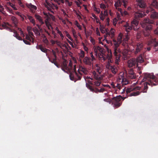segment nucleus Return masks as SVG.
<instances>
[{
    "mask_svg": "<svg viewBox=\"0 0 158 158\" xmlns=\"http://www.w3.org/2000/svg\"><path fill=\"white\" fill-rule=\"evenodd\" d=\"M146 80L148 81L149 82H146L144 83V90L143 91V93L146 92L148 88L147 86L148 84L151 86L155 85L158 84V80H157L155 77L153 73H144V77L141 81V82H143Z\"/></svg>",
    "mask_w": 158,
    "mask_h": 158,
    "instance_id": "obj_1",
    "label": "nucleus"
},
{
    "mask_svg": "<svg viewBox=\"0 0 158 158\" xmlns=\"http://www.w3.org/2000/svg\"><path fill=\"white\" fill-rule=\"evenodd\" d=\"M105 55H104V56L105 57L106 59H108V61L109 62H112L113 60H112V53H108L106 56V57H105Z\"/></svg>",
    "mask_w": 158,
    "mask_h": 158,
    "instance_id": "obj_25",
    "label": "nucleus"
},
{
    "mask_svg": "<svg viewBox=\"0 0 158 158\" xmlns=\"http://www.w3.org/2000/svg\"><path fill=\"white\" fill-rule=\"evenodd\" d=\"M140 89V87L139 86H137L135 87V88L133 87H131L127 89L126 90V92L128 94V93H130L131 91L133 90H139Z\"/></svg>",
    "mask_w": 158,
    "mask_h": 158,
    "instance_id": "obj_23",
    "label": "nucleus"
},
{
    "mask_svg": "<svg viewBox=\"0 0 158 158\" xmlns=\"http://www.w3.org/2000/svg\"><path fill=\"white\" fill-rule=\"evenodd\" d=\"M77 71L79 74H77L76 72H75L74 76L71 74H70L69 77L71 80L74 81L75 82L77 80H80L81 79L80 75L83 73L86 74L88 72L87 69L85 67L81 65L79 66Z\"/></svg>",
    "mask_w": 158,
    "mask_h": 158,
    "instance_id": "obj_2",
    "label": "nucleus"
},
{
    "mask_svg": "<svg viewBox=\"0 0 158 158\" xmlns=\"http://www.w3.org/2000/svg\"><path fill=\"white\" fill-rule=\"evenodd\" d=\"M114 45V52L113 53L114 55V56L121 55L120 54L121 50L118 48L119 45L117 44L115 42Z\"/></svg>",
    "mask_w": 158,
    "mask_h": 158,
    "instance_id": "obj_7",
    "label": "nucleus"
},
{
    "mask_svg": "<svg viewBox=\"0 0 158 158\" xmlns=\"http://www.w3.org/2000/svg\"><path fill=\"white\" fill-rule=\"evenodd\" d=\"M92 76L94 78L97 80H101L102 78V76L101 74L94 71L92 73Z\"/></svg>",
    "mask_w": 158,
    "mask_h": 158,
    "instance_id": "obj_11",
    "label": "nucleus"
},
{
    "mask_svg": "<svg viewBox=\"0 0 158 158\" xmlns=\"http://www.w3.org/2000/svg\"><path fill=\"white\" fill-rule=\"evenodd\" d=\"M1 2L0 1V12L5 16H6L7 14L4 10V8L3 6L1 5Z\"/></svg>",
    "mask_w": 158,
    "mask_h": 158,
    "instance_id": "obj_35",
    "label": "nucleus"
},
{
    "mask_svg": "<svg viewBox=\"0 0 158 158\" xmlns=\"http://www.w3.org/2000/svg\"><path fill=\"white\" fill-rule=\"evenodd\" d=\"M90 89L91 91L94 92H95L96 93H98L99 92V89H93L92 88H90Z\"/></svg>",
    "mask_w": 158,
    "mask_h": 158,
    "instance_id": "obj_63",
    "label": "nucleus"
},
{
    "mask_svg": "<svg viewBox=\"0 0 158 158\" xmlns=\"http://www.w3.org/2000/svg\"><path fill=\"white\" fill-rule=\"evenodd\" d=\"M56 1H55V2L59 5H60L61 3H64V0H56Z\"/></svg>",
    "mask_w": 158,
    "mask_h": 158,
    "instance_id": "obj_58",
    "label": "nucleus"
},
{
    "mask_svg": "<svg viewBox=\"0 0 158 158\" xmlns=\"http://www.w3.org/2000/svg\"><path fill=\"white\" fill-rule=\"evenodd\" d=\"M115 57V63L116 64H118L119 62L120 61V58L121 55L114 56Z\"/></svg>",
    "mask_w": 158,
    "mask_h": 158,
    "instance_id": "obj_46",
    "label": "nucleus"
},
{
    "mask_svg": "<svg viewBox=\"0 0 158 158\" xmlns=\"http://www.w3.org/2000/svg\"><path fill=\"white\" fill-rule=\"evenodd\" d=\"M143 47V44L142 43H139L137 44L136 51L135 52V54H136L139 52Z\"/></svg>",
    "mask_w": 158,
    "mask_h": 158,
    "instance_id": "obj_20",
    "label": "nucleus"
},
{
    "mask_svg": "<svg viewBox=\"0 0 158 158\" xmlns=\"http://www.w3.org/2000/svg\"><path fill=\"white\" fill-rule=\"evenodd\" d=\"M123 3V6L125 7L127 6V0H122V3Z\"/></svg>",
    "mask_w": 158,
    "mask_h": 158,
    "instance_id": "obj_61",
    "label": "nucleus"
},
{
    "mask_svg": "<svg viewBox=\"0 0 158 158\" xmlns=\"http://www.w3.org/2000/svg\"><path fill=\"white\" fill-rule=\"evenodd\" d=\"M75 24L79 29H81V26L79 24L77 21H75Z\"/></svg>",
    "mask_w": 158,
    "mask_h": 158,
    "instance_id": "obj_55",
    "label": "nucleus"
},
{
    "mask_svg": "<svg viewBox=\"0 0 158 158\" xmlns=\"http://www.w3.org/2000/svg\"><path fill=\"white\" fill-rule=\"evenodd\" d=\"M35 16L36 19L39 21L41 24H43L44 22L43 21L42 18L39 15L35 14Z\"/></svg>",
    "mask_w": 158,
    "mask_h": 158,
    "instance_id": "obj_26",
    "label": "nucleus"
},
{
    "mask_svg": "<svg viewBox=\"0 0 158 158\" xmlns=\"http://www.w3.org/2000/svg\"><path fill=\"white\" fill-rule=\"evenodd\" d=\"M91 59L89 57L86 56L83 59V63L86 65H91L92 64Z\"/></svg>",
    "mask_w": 158,
    "mask_h": 158,
    "instance_id": "obj_14",
    "label": "nucleus"
},
{
    "mask_svg": "<svg viewBox=\"0 0 158 158\" xmlns=\"http://www.w3.org/2000/svg\"><path fill=\"white\" fill-rule=\"evenodd\" d=\"M100 30L101 32L102 33H104L106 32H107V29L104 28L103 25H102L101 27H100Z\"/></svg>",
    "mask_w": 158,
    "mask_h": 158,
    "instance_id": "obj_47",
    "label": "nucleus"
},
{
    "mask_svg": "<svg viewBox=\"0 0 158 158\" xmlns=\"http://www.w3.org/2000/svg\"><path fill=\"white\" fill-rule=\"evenodd\" d=\"M151 6L156 9H158V1L156 0H152Z\"/></svg>",
    "mask_w": 158,
    "mask_h": 158,
    "instance_id": "obj_27",
    "label": "nucleus"
},
{
    "mask_svg": "<svg viewBox=\"0 0 158 158\" xmlns=\"http://www.w3.org/2000/svg\"><path fill=\"white\" fill-rule=\"evenodd\" d=\"M138 5L141 8H143L146 6V4L143 0L136 1Z\"/></svg>",
    "mask_w": 158,
    "mask_h": 158,
    "instance_id": "obj_19",
    "label": "nucleus"
},
{
    "mask_svg": "<svg viewBox=\"0 0 158 158\" xmlns=\"http://www.w3.org/2000/svg\"><path fill=\"white\" fill-rule=\"evenodd\" d=\"M98 81H95L94 82L95 85L97 86H99L101 83V82L100 81V80H98Z\"/></svg>",
    "mask_w": 158,
    "mask_h": 158,
    "instance_id": "obj_62",
    "label": "nucleus"
},
{
    "mask_svg": "<svg viewBox=\"0 0 158 158\" xmlns=\"http://www.w3.org/2000/svg\"><path fill=\"white\" fill-rule=\"evenodd\" d=\"M72 32L73 33V35L74 37L75 38H77V35L76 34V31L75 29H72Z\"/></svg>",
    "mask_w": 158,
    "mask_h": 158,
    "instance_id": "obj_53",
    "label": "nucleus"
},
{
    "mask_svg": "<svg viewBox=\"0 0 158 158\" xmlns=\"http://www.w3.org/2000/svg\"><path fill=\"white\" fill-rule=\"evenodd\" d=\"M121 100L120 97L118 96L114 98L113 105L114 108H118L121 105L122 103L120 102Z\"/></svg>",
    "mask_w": 158,
    "mask_h": 158,
    "instance_id": "obj_6",
    "label": "nucleus"
},
{
    "mask_svg": "<svg viewBox=\"0 0 158 158\" xmlns=\"http://www.w3.org/2000/svg\"><path fill=\"white\" fill-rule=\"evenodd\" d=\"M64 69L66 70H67V71L69 72L70 73V72H71V70L72 68H70V67H69V66H67V67H66L65 68H64Z\"/></svg>",
    "mask_w": 158,
    "mask_h": 158,
    "instance_id": "obj_64",
    "label": "nucleus"
},
{
    "mask_svg": "<svg viewBox=\"0 0 158 158\" xmlns=\"http://www.w3.org/2000/svg\"><path fill=\"white\" fill-rule=\"evenodd\" d=\"M106 5L103 3H102L100 5V8L102 9L105 10L107 8L108 6V5L107 4V3L105 2Z\"/></svg>",
    "mask_w": 158,
    "mask_h": 158,
    "instance_id": "obj_37",
    "label": "nucleus"
},
{
    "mask_svg": "<svg viewBox=\"0 0 158 158\" xmlns=\"http://www.w3.org/2000/svg\"><path fill=\"white\" fill-rule=\"evenodd\" d=\"M6 4L7 5L10 6L14 10H17V8L16 6L15 5L13 4L10 2H7Z\"/></svg>",
    "mask_w": 158,
    "mask_h": 158,
    "instance_id": "obj_39",
    "label": "nucleus"
},
{
    "mask_svg": "<svg viewBox=\"0 0 158 158\" xmlns=\"http://www.w3.org/2000/svg\"><path fill=\"white\" fill-rule=\"evenodd\" d=\"M36 48L38 49H40L42 52H44L46 53L47 52V49L43 47L41 45H39L38 46L37 45L36 46Z\"/></svg>",
    "mask_w": 158,
    "mask_h": 158,
    "instance_id": "obj_36",
    "label": "nucleus"
},
{
    "mask_svg": "<svg viewBox=\"0 0 158 158\" xmlns=\"http://www.w3.org/2000/svg\"><path fill=\"white\" fill-rule=\"evenodd\" d=\"M15 13L16 14L19 15V16H20L21 18L22 19V20H23L24 19V15H22L21 14V13H20L19 12L17 11L15 12Z\"/></svg>",
    "mask_w": 158,
    "mask_h": 158,
    "instance_id": "obj_54",
    "label": "nucleus"
},
{
    "mask_svg": "<svg viewBox=\"0 0 158 158\" xmlns=\"http://www.w3.org/2000/svg\"><path fill=\"white\" fill-rule=\"evenodd\" d=\"M110 69L112 73L114 74H116L118 71L117 67L114 66H111Z\"/></svg>",
    "mask_w": 158,
    "mask_h": 158,
    "instance_id": "obj_33",
    "label": "nucleus"
},
{
    "mask_svg": "<svg viewBox=\"0 0 158 158\" xmlns=\"http://www.w3.org/2000/svg\"><path fill=\"white\" fill-rule=\"evenodd\" d=\"M153 21L150 20L149 19L147 18L145 19L143 21L140 23V24L142 28H144L148 24H152Z\"/></svg>",
    "mask_w": 158,
    "mask_h": 158,
    "instance_id": "obj_8",
    "label": "nucleus"
},
{
    "mask_svg": "<svg viewBox=\"0 0 158 158\" xmlns=\"http://www.w3.org/2000/svg\"><path fill=\"white\" fill-rule=\"evenodd\" d=\"M122 4V0H116L115 2L114 6L116 9L118 10V8H120V6Z\"/></svg>",
    "mask_w": 158,
    "mask_h": 158,
    "instance_id": "obj_21",
    "label": "nucleus"
},
{
    "mask_svg": "<svg viewBox=\"0 0 158 158\" xmlns=\"http://www.w3.org/2000/svg\"><path fill=\"white\" fill-rule=\"evenodd\" d=\"M124 73L123 72H121L119 73L118 78L117 79V81L118 82L120 81L123 80V79H124Z\"/></svg>",
    "mask_w": 158,
    "mask_h": 158,
    "instance_id": "obj_34",
    "label": "nucleus"
},
{
    "mask_svg": "<svg viewBox=\"0 0 158 158\" xmlns=\"http://www.w3.org/2000/svg\"><path fill=\"white\" fill-rule=\"evenodd\" d=\"M78 55L80 60H81L85 57V52L83 50L81 49L80 52L78 53Z\"/></svg>",
    "mask_w": 158,
    "mask_h": 158,
    "instance_id": "obj_29",
    "label": "nucleus"
},
{
    "mask_svg": "<svg viewBox=\"0 0 158 158\" xmlns=\"http://www.w3.org/2000/svg\"><path fill=\"white\" fill-rule=\"evenodd\" d=\"M129 38L127 36H126L125 37L124 35L122 33H120L117 37V41L115 39H113V44H114L115 42L118 44L119 45L123 41L122 45L123 46H126L127 45L126 42L128 40Z\"/></svg>",
    "mask_w": 158,
    "mask_h": 158,
    "instance_id": "obj_4",
    "label": "nucleus"
},
{
    "mask_svg": "<svg viewBox=\"0 0 158 158\" xmlns=\"http://www.w3.org/2000/svg\"><path fill=\"white\" fill-rule=\"evenodd\" d=\"M82 45L83 46L84 49L85 50V51H86L87 52H88V48L85 46V45L83 43H82Z\"/></svg>",
    "mask_w": 158,
    "mask_h": 158,
    "instance_id": "obj_59",
    "label": "nucleus"
},
{
    "mask_svg": "<svg viewBox=\"0 0 158 158\" xmlns=\"http://www.w3.org/2000/svg\"><path fill=\"white\" fill-rule=\"evenodd\" d=\"M151 18L153 19H157L158 18V13L154 10L151 15Z\"/></svg>",
    "mask_w": 158,
    "mask_h": 158,
    "instance_id": "obj_24",
    "label": "nucleus"
},
{
    "mask_svg": "<svg viewBox=\"0 0 158 158\" xmlns=\"http://www.w3.org/2000/svg\"><path fill=\"white\" fill-rule=\"evenodd\" d=\"M48 16L47 15H45V18H46V19L45 21V23L46 24V25H48V24L49 23V20L50 19V18L49 15H48Z\"/></svg>",
    "mask_w": 158,
    "mask_h": 158,
    "instance_id": "obj_44",
    "label": "nucleus"
},
{
    "mask_svg": "<svg viewBox=\"0 0 158 158\" xmlns=\"http://www.w3.org/2000/svg\"><path fill=\"white\" fill-rule=\"evenodd\" d=\"M124 27L125 28L126 31L127 32L133 29L131 26H130L129 24L127 23L126 24L124 25Z\"/></svg>",
    "mask_w": 158,
    "mask_h": 158,
    "instance_id": "obj_32",
    "label": "nucleus"
},
{
    "mask_svg": "<svg viewBox=\"0 0 158 158\" xmlns=\"http://www.w3.org/2000/svg\"><path fill=\"white\" fill-rule=\"evenodd\" d=\"M146 15L144 13H142L139 12H136L134 14V17L135 18L138 19L140 18H142Z\"/></svg>",
    "mask_w": 158,
    "mask_h": 158,
    "instance_id": "obj_16",
    "label": "nucleus"
},
{
    "mask_svg": "<svg viewBox=\"0 0 158 158\" xmlns=\"http://www.w3.org/2000/svg\"><path fill=\"white\" fill-rule=\"evenodd\" d=\"M154 48L156 51L158 50V42H155L154 44Z\"/></svg>",
    "mask_w": 158,
    "mask_h": 158,
    "instance_id": "obj_57",
    "label": "nucleus"
},
{
    "mask_svg": "<svg viewBox=\"0 0 158 158\" xmlns=\"http://www.w3.org/2000/svg\"><path fill=\"white\" fill-rule=\"evenodd\" d=\"M94 69L96 71V72L101 74L102 71V66L101 65L96 64L94 67Z\"/></svg>",
    "mask_w": 158,
    "mask_h": 158,
    "instance_id": "obj_17",
    "label": "nucleus"
},
{
    "mask_svg": "<svg viewBox=\"0 0 158 158\" xmlns=\"http://www.w3.org/2000/svg\"><path fill=\"white\" fill-rule=\"evenodd\" d=\"M27 31L28 32V35L30 36L31 37L33 36V33L32 31V27L30 26H28L27 27Z\"/></svg>",
    "mask_w": 158,
    "mask_h": 158,
    "instance_id": "obj_31",
    "label": "nucleus"
},
{
    "mask_svg": "<svg viewBox=\"0 0 158 158\" xmlns=\"http://www.w3.org/2000/svg\"><path fill=\"white\" fill-rule=\"evenodd\" d=\"M32 30L36 35L40 36V33L36 27H34L32 29Z\"/></svg>",
    "mask_w": 158,
    "mask_h": 158,
    "instance_id": "obj_38",
    "label": "nucleus"
},
{
    "mask_svg": "<svg viewBox=\"0 0 158 158\" xmlns=\"http://www.w3.org/2000/svg\"><path fill=\"white\" fill-rule=\"evenodd\" d=\"M11 20L14 23V24L15 25H16L17 23V21L16 18L15 16H12L11 17Z\"/></svg>",
    "mask_w": 158,
    "mask_h": 158,
    "instance_id": "obj_49",
    "label": "nucleus"
},
{
    "mask_svg": "<svg viewBox=\"0 0 158 158\" xmlns=\"http://www.w3.org/2000/svg\"><path fill=\"white\" fill-rule=\"evenodd\" d=\"M128 49H125L122 52V54L123 56H125L128 53Z\"/></svg>",
    "mask_w": 158,
    "mask_h": 158,
    "instance_id": "obj_60",
    "label": "nucleus"
},
{
    "mask_svg": "<svg viewBox=\"0 0 158 158\" xmlns=\"http://www.w3.org/2000/svg\"><path fill=\"white\" fill-rule=\"evenodd\" d=\"M115 30L113 28H111L110 31L109 32H107L106 33V36H109L110 38H113L114 37V34Z\"/></svg>",
    "mask_w": 158,
    "mask_h": 158,
    "instance_id": "obj_22",
    "label": "nucleus"
},
{
    "mask_svg": "<svg viewBox=\"0 0 158 158\" xmlns=\"http://www.w3.org/2000/svg\"><path fill=\"white\" fill-rule=\"evenodd\" d=\"M108 15V11L107 10H105L104 12L102 11L101 12L100 14L99 15V18L100 19V20L102 22L105 21V19L106 18V16Z\"/></svg>",
    "mask_w": 158,
    "mask_h": 158,
    "instance_id": "obj_12",
    "label": "nucleus"
},
{
    "mask_svg": "<svg viewBox=\"0 0 158 158\" xmlns=\"http://www.w3.org/2000/svg\"><path fill=\"white\" fill-rule=\"evenodd\" d=\"M118 11L120 12L122 16L126 15L128 14V13L127 11L125 10L123 11L121 8H118Z\"/></svg>",
    "mask_w": 158,
    "mask_h": 158,
    "instance_id": "obj_40",
    "label": "nucleus"
},
{
    "mask_svg": "<svg viewBox=\"0 0 158 158\" xmlns=\"http://www.w3.org/2000/svg\"><path fill=\"white\" fill-rule=\"evenodd\" d=\"M136 60L137 62V66L139 69V67H138V63H141L143 62L144 61L143 59L142 56H140L136 58Z\"/></svg>",
    "mask_w": 158,
    "mask_h": 158,
    "instance_id": "obj_28",
    "label": "nucleus"
},
{
    "mask_svg": "<svg viewBox=\"0 0 158 158\" xmlns=\"http://www.w3.org/2000/svg\"><path fill=\"white\" fill-rule=\"evenodd\" d=\"M140 92H139V91H136L135 92H133L131 93L130 95L129 96H135L137 95H139Z\"/></svg>",
    "mask_w": 158,
    "mask_h": 158,
    "instance_id": "obj_45",
    "label": "nucleus"
},
{
    "mask_svg": "<svg viewBox=\"0 0 158 158\" xmlns=\"http://www.w3.org/2000/svg\"><path fill=\"white\" fill-rule=\"evenodd\" d=\"M118 82H121L123 85H126L129 83L128 81L126 78L123 79V80L120 81Z\"/></svg>",
    "mask_w": 158,
    "mask_h": 158,
    "instance_id": "obj_43",
    "label": "nucleus"
},
{
    "mask_svg": "<svg viewBox=\"0 0 158 158\" xmlns=\"http://www.w3.org/2000/svg\"><path fill=\"white\" fill-rule=\"evenodd\" d=\"M151 7L152 6L150 5L149 7L147 8V10L146 11V13L148 14L150 11H153L154 10V9H152Z\"/></svg>",
    "mask_w": 158,
    "mask_h": 158,
    "instance_id": "obj_50",
    "label": "nucleus"
},
{
    "mask_svg": "<svg viewBox=\"0 0 158 158\" xmlns=\"http://www.w3.org/2000/svg\"><path fill=\"white\" fill-rule=\"evenodd\" d=\"M43 14L44 15H47V16H48V15H49V16L50 18H52V20L53 21H54L55 20V17L54 16L51 15L49 13H46V12H44Z\"/></svg>",
    "mask_w": 158,
    "mask_h": 158,
    "instance_id": "obj_41",
    "label": "nucleus"
},
{
    "mask_svg": "<svg viewBox=\"0 0 158 158\" xmlns=\"http://www.w3.org/2000/svg\"><path fill=\"white\" fill-rule=\"evenodd\" d=\"M128 77L131 79H134L136 78V76L134 73L133 69H130L128 71Z\"/></svg>",
    "mask_w": 158,
    "mask_h": 158,
    "instance_id": "obj_15",
    "label": "nucleus"
},
{
    "mask_svg": "<svg viewBox=\"0 0 158 158\" xmlns=\"http://www.w3.org/2000/svg\"><path fill=\"white\" fill-rule=\"evenodd\" d=\"M5 9L7 11L10 13H12L13 11L10 8L8 7L7 6L5 5Z\"/></svg>",
    "mask_w": 158,
    "mask_h": 158,
    "instance_id": "obj_51",
    "label": "nucleus"
},
{
    "mask_svg": "<svg viewBox=\"0 0 158 158\" xmlns=\"http://www.w3.org/2000/svg\"><path fill=\"white\" fill-rule=\"evenodd\" d=\"M44 5L49 10H51V8L57 9L58 8L56 5L49 2L48 0H45V2L44 3Z\"/></svg>",
    "mask_w": 158,
    "mask_h": 158,
    "instance_id": "obj_5",
    "label": "nucleus"
},
{
    "mask_svg": "<svg viewBox=\"0 0 158 158\" xmlns=\"http://www.w3.org/2000/svg\"><path fill=\"white\" fill-rule=\"evenodd\" d=\"M96 20V22L97 23H99L100 27H101V26L102 25V24H104V25L106 26H108L109 25V22L110 19L109 18H107L105 19V21L103 23L102 21H100L99 19L97 17V19H95Z\"/></svg>",
    "mask_w": 158,
    "mask_h": 158,
    "instance_id": "obj_9",
    "label": "nucleus"
},
{
    "mask_svg": "<svg viewBox=\"0 0 158 158\" xmlns=\"http://www.w3.org/2000/svg\"><path fill=\"white\" fill-rule=\"evenodd\" d=\"M93 49L95 53V55L97 57H98L99 60L104 61L106 60V58L104 56L105 54L103 48L98 46H96L93 47Z\"/></svg>",
    "mask_w": 158,
    "mask_h": 158,
    "instance_id": "obj_3",
    "label": "nucleus"
},
{
    "mask_svg": "<svg viewBox=\"0 0 158 158\" xmlns=\"http://www.w3.org/2000/svg\"><path fill=\"white\" fill-rule=\"evenodd\" d=\"M27 17L30 22L33 24L34 26H35V23L34 19L31 16L28 15Z\"/></svg>",
    "mask_w": 158,
    "mask_h": 158,
    "instance_id": "obj_42",
    "label": "nucleus"
},
{
    "mask_svg": "<svg viewBox=\"0 0 158 158\" xmlns=\"http://www.w3.org/2000/svg\"><path fill=\"white\" fill-rule=\"evenodd\" d=\"M64 2L66 5H68L69 6H70L72 4V2H69L68 0H64Z\"/></svg>",
    "mask_w": 158,
    "mask_h": 158,
    "instance_id": "obj_52",
    "label": "nucleus"
},
{
    "mask_svg": "<svg viewBox=\"0 0 158 158\" xmlns=\"http://www.w3.org/2000/svg\"><path fill=\"white\" fill-rule=\"evenodd\" d=\"M126 46H127L129 48L128 50H129L130 51H131L132 52H135L134 51V47L133 45H130L129 46H128L127 44V45Z\"/></svg>",
    "mask_w": 158,
    "mask_h": 158,
    "instance_id": "obj_48",
    "label": "nucleus"
},
{
    "mask_svg": "<svg viewBox=\"0 0 158 158\" xmlns=\"http://www.w3.org/2000/svg\"><path fill=\"white\" fill-rule=\"evenodd\" d=\"M30 36V35H28L27 34L26 35V38L27 40L30 41H31V39ZM31 37V38L32 40V41H33V40L32 39V37Z\"/></svg>",
    "mask_w": 158,
    "mask_h": 158,
    "instance_id": "obj_56",
    "label": "nucleus"
},
{
    "mask_svg": "<svg viewBox=\"0 0 158 158\" xmlns=\"http://www.w3.org/2000/svg\"><path fill=\"white\" fill-rule=\"evenodd\" d=\"M138 21L135 19H133L131 23V26L134 30L136 31L139 28Z\"/></svg>",
    "mask_w": 158,
    "mask_h": 158,
    "instance_id": "obj_13",
    "label": "nucleus"
},
{
    "mask_svg": "<svg viewBox=\"0 0 158 158\" xmlns=\"http://www.w3.org/2000/svg\"><path fill=\"white\" fill-rule=\"evenodd\" d=\"M26 5L31 10H36L37 9V7L32 5L31 3H27Z\"/></svg>",
    "mask_w": 158,
    "mask_h": 158,
    "instance_id": "obj_30",
    "label": "nucleus"
},
{
    "mask_svg": "<svg viewBox=\"0 0 158 158\" xmlns=\"http://www.w3.org/2000/svg\"><path fill=\"white\" fill-rule=\"evenodd\" d=\"M145 31H144L143 33L145 36H148L150 34V31L152 29V27L151 25H147L145 27Z\"/></svg>",
    "mask_w": 158,
    "mask_h": 158,
    "instance_id": "obj_10",
    "label": "nucleus"
},
{
    "mask_svg": "<svg viewBox=\"0 0 158 158\" xmlns=\"http://www.w3.org/2000/svg\"><path fill=\"white\" fill-rule=\"evenodd\" d=\"M128 66L131 67L135 65L136 64H137V62L136 60L132 59L128 61Z\"/></svg>",
    "mask_w": 158,
    "mask_h": 158,
    "instance_id": "obj_18",
    "label": "nucleus"
}]
</instances>
